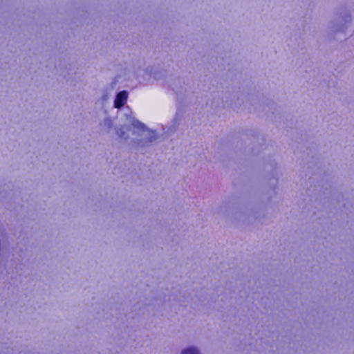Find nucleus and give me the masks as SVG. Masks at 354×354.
Here are the masks:
<instances>
[{
	"label": "nucleus",
	"instance_id": "obj_1",
	"mask_svg": "<svg viewBox=\"0 0 354 354\" xmlns=\"http://www.w3.org/2000/svg\"><path fill=\"white\" fill-rule=\"evenodd\" d=\"M128 93L126 91H120L115 97L114 106L120 109L124 105L127 100Z\"/></svg>",
	"mask_w": 354,
	"mask_h": 354
},
{
	"label": "nucleus",
	"instance_id": "obj_2",
	"mask_svg": "<svg viewBox=\"0 0 354 354\" xmlns=\"http://www.w3.org/2000/svg\"><path fill=\"white\" fill-rule=\"evenodd\" d=\"M181 354H199V353L196 348L189 347L183 351Z\"/></svg>",
	"mask_w": 354,
	"mask_h": 354
}]
</instances>
